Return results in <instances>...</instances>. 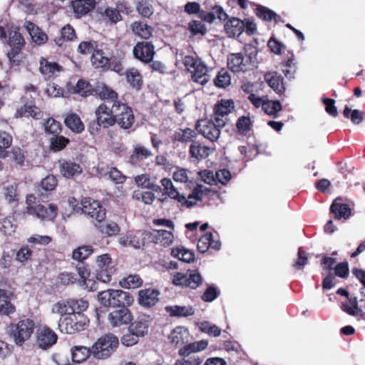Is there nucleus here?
Returning <instances> with one entry per match:
<instances>
[{"instance_id": "obj_1", "label": "nucleus", "mask_w": 365, "mask_h": 365, "mask_svg": "<svg viewBox=\"0 0 365 365\" xmlns=\"http://www.w3.org/2000/svg\"><path fill=\"white\" fill-rule=\"evenodd\" d=\"M88 307V302L83 299L61 300L53 304L51 312L61 316L58 329L61 333L74 334L85 330L89 319L83 314Z\"/></svg>"}, {"instance_id": "obj_2", "label": "nucleus", "mask_w": 365, "mask_h": 365, "mask_svg": "<svg viewBox=\"0 0 365 365\" xmlns=\"http://www.w3.org/2000/svg\"><path fill=\"white\" fill-rule=\"evenodd\" d=\"M161 184L163 187V195H167L171 199L177 200L178 202L181 203L182 205H185L187 207L195 205L197 201L202 200V198L210 192V190L207 187L199 185L192 190V193L187 196V198H186L184 195H181L177 188L174 187L170 179L166 178H163L161 180Z\"/></svg>"}, {"instance_id": "obj_3", "label": "nucleus", "mask_w": 365, "mask_h": 365, "mask_svg": "<svg viewBox=\"0 0 365 365\" xmlns=\"http://www.w3.org/2000/svg\"><path fill=\"white\" fill-rule=\"evenodd\" d=\"M98 299L101 305L106 307H129L134 302L131 294L119 289L102 291L98 293Z\"/></svg>"}, {"instance_id": "obj_4", "label": "nucleus", "mask_w": 365, "mask_h": 365, "mask_svg": "<svg viewBox=\"0 0 365 365\" xmlns=\"http://www.w3.org/2000/svg\"><path fill=\"white\" fill-rule=\"evenodd\" d=\"M118 344V337L111 334H104L92 345V356L96 359H106L116 351Z\"/></svg>"}, {"instance_id": "obj_5", "label": "nucleus", "mask_w": 365, "mask_h": 365, "mask_svg": "<svg viewBox=\"0 0 365 365\" xmlns=\"http://www.w3.org/2000/svg\"><path fill=\"white\" fill-rule=\"evenodd\" d=\"M35 324L33 320L25 319L18 323L10 324L7 332L16 345L21 346L34 333Z\"/></svg>"}, {"instance_id": "obj_6", "label": "nucleus", "mask_w": 365, "mask_h": 365, "mask_svg": "<svg viewBox=\"0 0 365 365\" xmlns=\"http://www.w3.org/2000/svg\"><path fill=\"white\" fill-rule=\"evenodd\" d=\"M113 110L115 111L116 123L123 129H129L135 122L132 109L120 101L113 103Z\"/></svg>"}, {"instance_id": "obj_7", "label": "nucleus", "mask_w": 365, "mask_h": 365, "mask_svg": "<svg viewBox=\"0 0 365 365\" xmlns=\"http://www.w3.org/2000/svg\"><path fill=\"white\" fill-rule=\"evenodd\" d=\"M224 126H218L215 120H198L195 124V129L198 133L211 142L217 141L220 136V129Z\"/></svg>"}, {"instance_id": "obj_8", "label": "nucleus", "mask_w": 365, "mask_h": 365, "mask_svg": "<svg viewBox=\"0 0 365 365\" xmlns=\"http://www.w3.org/2000/svg\"><path fill=\"white\" fill-rule=\"evenodd\" d=\"M202 282V276L195 270H189L185 274L178 272L173 276V284L191 289H196Z\"/></svg>"}, {"instance_id": "obj_9", "label": "nucleus", "mask_w": 365, "mask_h": 365, "mask_svg": "<svg viewBox=\"0 0 365 365\" xmlns=\"http://www.w3.org/2000/svg\"><path fill=\"white\" fill-rule=\"evenodd\" d=\"M115 111L108 108L104 103H101L95 110V122L99 127L107 128L116 123Z\"/></svg>"}, {"instance_id": "obj_10", "label": "nucleus", "mask_w": 365, "mask_h": 365, "mask_svg": "<svg viewBox=\"0 0 365 365\" xmlns=\"http://www.w3.org/2000/svg\"><path fill=\"white\" fill-rule=\"evenodd\" d=\"M82 211L84 214L101 222L106 217V210L98 201L91 197H85L81 200Z\"/></svg>"}, {"instance_id": "obj_11", "label": "nucleus", "mask_w": 365, "mask_h": 365, "mask_svg": "<svg viewBox=\"0 0 365 365\" xmlns=\"http://www.w3.org/2000/svg\"><path fill=\"white\" fill-rule=\"evenodd\" d=\"M26 212L29 215L35 216L36 218L41 220H53L58 214L57 206L54 204H49L48 207L42 205H37L36 206H30L26 207Z\"/></svg>"}, {"instance_id": "obj_12", "label": "nucleus", "mask_w": 365, "mask_h": 365, "mask_svg": "<svg viewBox=\"0 0 365 365\" xmlns=\"http://www.w3.org/2000/svg\"><path fill=\"white\" fill-rule=\"evenodd\" d=\"M234 108V103L230 100H222L214 108L213 119L218 126H225L227 115Z\"/></svg>"}, {"instance_id": "obj_13", "label": "nucleus", "mask_w": 365, "mask_h": 365, "mask_svg": "<svg viewBox=\"0 0 365 365\" xmlns=\"http://www.w3.org/2000/svg\"><path fill=\"white\" fill-rule=\"evenodd\" d=\"M133 55L135 58L145 62H150L154 56V46L150 42L138 43L133 48Z\"/></svg>"}, {"instance_id": "obj_14", "label": "nucleus", "mask_w": 365, "mask_h": 365, "mask_svg": "<svg viewBox=\"0 0 365 365\" xmlns=\"http://www.w3.org/2000/svg\"><path fill=\"white\" fill-rule=\"evenodd\" d=\"M108 322L113 327H119L129 324L132 319L130 312L122 307L121 309L111 312L108 317Z\"/></svg>"}, {"instance_id": "obj_15", "label": "nucleus", "mask_w": 365, "mask_h": 365, "mask_svg": "<svg viewBox=\"0 0 365 365\" xmlns=\"http://www.w3.org/2000/svg\"><path fill=\"white\" fill-rule=\"evenodd\" d=\"M8 43L11 47V49L8 52L7 57L11 62L14 63L16 61L15 57L23 47L24 41L19 32L12 31L9 33Z\"/></svg>"}, {"instance_id": "obj_16", "label": "nucleus", "mask_w": 365, "mask_h": 365, "mask_svg": "<svg viewBox=\"0 0 365 365\" xmlns=\"http://www.w3.org/2000/svg\"><path fill=\"white\" fill-rule=\"evenodd\" d=\"M190 332L184 327H177L168 336L169 341L175 347H183L190 341Z\"/></svg>"}, {"instance_id": "obj_17", "label": "nucleus", "mask_w": 365, "mask_h": 365, "mask_svg": "<svg viewBox=\"0 0 365 365\" xmlns=\"http://www.w3.org/2000/svg\"><path fill=\"white\" fill-rule=\"evenodd\" d=\"M160 292L155 289H144L138 292V302L144 307H151L159 301Z\"/></svg>"}, {"instance_id": "obj_18", "label": "nucleus", "mask_w": 365, "mask_h": 365, "mask_svg": "<svg viewBox=\"0 0 365 365\" xmlns=\"http://www.w3.org/2000/svg\"><path fill=\"white\" fill-rule=\"evenodd\" d=\"M95 94L102 101H110L114 103L118 100V93L105 83L98 82L93 87Z\"/></svg>"}, {"instance_id": "obj_19", "label": "nucleus", "mask_w": 365, "mask_h": 365, "mask_svg": "<svg viewBox=\"0 0 365 365\" xmlns=\"http://www.w3.org/2000/svg\"><path fill=\"white\" fill-rule=\"evenodd\" d=\"M248 60L241 53H231L227 56V66L234 73L245 72Z\"/></svg>"}, {"instance_id": "obj_20", "label": "nucleus", "mask_w": 365, "mask_h": 365, "mask_svg": "<svg viewBox=\"0 0 365 365\" xmlns=\"http://www.w3.org/2000/svg\"><path fill=\"white\" fill-rule=\"evenodd\" d=\"M13 294L6 289H0V314L9 316L16 312V307L11 300Z\"/></svg>"}, {"instance_id": "obj_21", "label": "nucleus", "mask_w": 365, "mask_h": 365, "mask_svg": "<svg viewBox=\"0 0 365 365\" xmlns=\"http://www.w3.org/2000/svg\"><path fill=\"white\" fill-rule=\"evenodd\" d=\"M39 70L45 78L49 79L57 76L62 71V67L56 62L41 58Z\"/></svg>"}, {"instance_id": "obj_22", "label": "nucleus", "mask_w": 365, "mask_h": 365, "mask_svg": "<svg viewBox=\"0 0 365 365\" xmlns=\"http://www.w3.org/2000/svg\"><path fill=\"white\" fill-rule=\"evenodd\" d=\"M57 336L52 330L44 328L41 329L37 336L36 343L38 346L46 349L56 342Z\"/></svg>"}, {"instance_id": "obj_23", "label": "nucleus", "mask_w": 365, "mask_h": 365, "mask_svg": "<svg viewBox=\"0 0 365 365\" xmlns=\"http://www.w3.org/2000/svg\"><path fill=\"white\" fill-rule=\"evenodd\" d=\"M59 166L61 175L66 178H74L82 173L81 165L71 160H60Z\"/></svg>"}, {"instance_id": "obj_24", "label": "nucleus", "mask_w": 365, "mask_h": 365, "mask_svg": "<svg viewBox=\"0 0 365 365\" xmlns=\"http://www.w3.org/2000/svg\"><path fill=\"white\" fill-rule=\"evenodd\" d=\"M95 0H73L71 6L77 18L87 14L95 7Z\"/></svg>"}, {"instance_id": "obj_25", "label": "nucleus", "mask_w": 365, "mask_h": 365, "mask_svg": "<svg viewBox=\"0 0 365 365\" xmlns=\"http://www.w3.org/2000/svg\"><path fill=\"white\" fill-rule=\"evenodd\" d=\"M140 235L141 233L139 231H130L125 235L120 236L118 239V242L123 247H132L135 249L140 248L143 245Z\"/></svg>"}, {"instance_id": "obj_26", "label": "nucleus", "mask_w": 365, "mask_h": 365, "mask_svg": "<svg viewBox=\"0 0 365 365\" xmlns=\"http://www.w3.org/2000/svg\"><path fill=\"white\" fill-rule=\"evenodd\" d=\"M150 236L153 242L164 247L171 245L174 238L172 232L165 230H153Z\"/></svg>"}, {"instance_id": "obj_27", "label": "nucleus", "mask_w": 365, "mask_h": 365, "mask_svg": "<svg viewBox=\"0 0 365 365\" xmlns=\"http://www.w3.org/2000/svg\"><path fill=\"white\" fill-rule=\"evenodd\" d=\"M208 345L207 340L202 339L192 343H187L180 348L178 354L181 356H190L191 354L200 352L205 350Z\"/></svg>"}, {"instance_id": "obj_28", "label": "nucleus", "mask_w": 365, "mask_h": 365, "mask_svg": "<svg viewBox=\"0 0 365 365\" xmlns=\"http://www.w3.org/2000/svg\"><path fill=\"white\" fill-rule=\"evenodd\" d=\"M190 72L192 81L200 85H205L210 81L207 67L202 61L197 64Z\"/></svg>"}, {"instance_id": "obj_29", "label": "nucleus", "mask_w": 365, "mask_h": 365, "mask_svg": "<svg viewBox=\"0 0 365 365\" xmlns=\"http://www.w3.org/2000/svg\"><path fill=\"white\" fill-rule=\"evenodd\" d=\"M24 27L36 43L41 45L47 41V35L34 23L26 21Z\"/></svg>"}, {"instance_id": "obj_30", "label": "nucleus", "mask_w": 365, "mask_h": 365, "mask_svg": "<svg viewBox=\"0 0 365 365\" xmlns=\"http://www.w3.org/2000/svg\"><path fill=\"white\" fill-rule=\"evenodd\" d=\"M220 247V242L214 240L212 234L210 232H207L202 236L197 242V249L202 253H205L210 247L215 250H219Z\"/></svg>"}, {"instance_id": "obj_31", "label": "nucleus", "mask_w": 365, "mask_h": 365, "mask_svg": "<svg viewBox=\"0 0 365 365\" xmlns=\"http://www.w3.org/2000/svg\"><path fill=\"white\" fill-rule=\"evenodd\" d=\"M72 361L81 364L84 362L90 356H92L91 347L85 346H74L71 349Z\"/></svg>"}, {"instance_id": "obj_32", "label": "nucleus", "mask_w": 365, "mask_h": 365, "mask_svg": "<svg viewBox=\"0 0 365 365\" xmlns=\"http://www.w3.org/2000/svg\"><path fill=\"white\" fill-rule=\"evenodd\" d=\"M341 309L349 315L354 317H363L364 313L361 309L358 307V302L356 297L348 298L341 304Z\"/></svg>"}, {"instance_id": "obj_33", "label": "nucleus", "mask_w": 365, "mask_h": 365, "mask_svg": "<svg viewBox=\"0 0 365 365\" xmlns=\"http://www.w3.org/2000/svg\"><path fill=\"white\" fill-rule=\"evenodd\" d=\"M264 79L268 85L277 93H282L285 88L283 83V78L277 73H268L264 75Z\"/></svg>"}, {"instance_id": "obj_34", "label": "nucleus", "mask_w": 365, "mask_h": 365, "mask_svg": "<svg viewBox=\"0 0 365 365\" xmlns=\"http://www.w3.org/2000/svg\"><path fill=\"white\" fill-rule=\"evenodd\" d=\"M16 118L32 117L35 119H39L42 117L41 110L31 104H26L16 110L15 114Z\"/></svg>"}, {"instance_id": "obj_35", "label": "nucleus", "mask_w": 365, "mask_h": 365, "mask_svg": "<svg viewBox=\"0 0 365 365\" xmlns=\"http://www.w3.org/2000/svg\"><path fill=\"white\" fill-rule=\"evenodd\" d=\"M165 310L171 317H186L195 314V309L191 306H168Z\"/></svg>"}, {"instance_id": "obj_36", "label": "nucleus", "mask_w": 365, "mask_h": 365, "mask_svg": "<svg viewBox=\"0 0 365 365\" xmlns=\"http://www.w3.org/2000/svg\"><path fill=\"white\" fill-rule=\"evenodd\" d=\"M331 212L335 215V218L340 220L344 218L346 220L351 215V209L349 205L339 202L338 199L335 200L331 205Z\"/></svg>"}, {"instance_id": "obj_37", "label": "nucleus", "mask_w": 365, "mask_h": 365, "mask_svg": "<svg viewBox=\"0 0 365 365\" xmlns=\"http://www.w3.org/2000/svg\"><path fill=\"white\" fill-rule=\"evenodd\" d=\"M197 133L190 128H180L177 130L173 135L174 140L182 143L192 142L196 138Z\"/></svg>"}, {"instance_id": "obj_38", "label": "nucleus", "mask_w": 365, "mask_h": 365, "mask_svg": "<svg viewBox=\"0 0 365 365\" xmlns=\"http://www.w3.org/2000/svg\"><path fill=\"white\" fill-rule=\"evenodd\" d=\"M245 24L237 18H232L225 25V29L229 36H238L243 31Z\"/></svg>"}, {"instance_id": "obj_39", "label": "nucleus", "mask_w": 365, "mask_h": 365, "mask_svg": "<svg viewBox=\"0 0 365 365\" xmlns=\"http://www.w3.org/2000/svg\"><path fill=\"white\" fill-rule=\"evenodd\" d=\"M92 65L96 68H106L110 63V58L105 55L102 50L96 49L91 57Z\"/></svg>"}, {"instance_id": "obj_40", "label": "nucleus", "mask_w": 365, "mask_h": 365, "mask_svg": "<svg viewBox=\"0 0 365 365\" xmlns=\"http://www.w3.org/2000/svg\"><path fill=\"white\" fill-rule=\"evenodd\" d=\"M190 155L197 160H202L207 158L210 153V148L207 146L195 142L190 145Z\"/></svg>"}, {"instance_id": "obj_41", "label": "nucleus", "mask_w": 365, "mask_h": 365, "mask_svg": "<svg viewBox=\"0 0 365 365\" xmlns=\"http://www.w3.org/2000/svg\"><path fill=\"white\" fill-rule=\"evenodd\" d=\"M151 156H153V153L150 150L143 145H138L134 148L130 160L133 164H137L139 161L145 160Z\"/></svg>"}, {"instance_id": "obj_42", "label": "nucleus", "mask_w": 365, "mask_h": 365, "mask_svg": "<svg viewBox=\"0 0 365 365\" xmlns=\"http://www.w3.org/2000/svg\"><path fill=\"white\" fill-rule=\"evenodd\" d=\"M67 128L76 133H81L84 130V125L77 114H69L64 120Z\"/></svg>"}, {"instance_id": "obj_43", "label": "nucleus", "mask_w": 365, "mask_h": 365, "mask_svg": "<svg viewBox=\"0 0 365 365\" xmlns=\"http://www.w3.org/2000/svg\"><path fill=\"white\" fill-rule=\"evenodd\" d=\"M131 28L133 33L141 38L148 39L153 34V28L142 22H134Z\"/></svg>"}, {"instance_id": "obj_44", "label": "nucleus", "mask_w": 365, "mask_h": 365, "mask_svg": "<svg viewBox=\"0 0 365 365\" xmlns=\"http://www.w3.org/2000/svg\"><path fill=\"white\" fill-rule=\"evenodd\" d=\"M2 194L5 200L9 204L16 203L19 200V194L17 190L16 184L4 185Z\"/></svg>"}, {"instance_id": "obj_45", "label": "nucleus", "mask_w": 365, "mask_h": 365, "mask_svg": "<svg viewBox=\"0 0 365 365\" xmlns=\"http://www.w3.org/2000/svg\"><path fill=\"white\" fill-rule=\"evenodd\" d=\"M124 75H125L126 80L132 88L137 90L140 88L143 83L142 76L136 68L128 69Z\"/></svg>"}, {"instance_id": "obj_46", "label": "nucleus", "mask_w": 365, "mask_h": 365, "mask_svg": "<svg viewBox=\"0 0 365 365\" xmlns=\"http://www.w3.org/2000/svg\"><path fill=\"white\" fill-rule=\"evenodd\" d=\"M61 37L54 39L58 46H62L65 41H72L76 37L75 30L70 24H66L61 29Z\"/></svg>"}, {"instance_id": "obj_47", "label": "nucleus", "mask_w": 365, "mask_h": 365, "mask_svg": "<svg viewBox=\"0 0 365 365\" xmlns=\"http://www.w3.org/2000/svg\"><path fill=\"white\" fill-rule=\"evenodd\" d=\"M58 184L56 178L53 175H49L45 177L41 181L40 185L37 187L36 190L39 195H43L42 190L52 191Z\"/></svg>"}, {"instance_id": "obj_48", "label": "nucleus", "mask_w": 365, "mask_h": 365, "mask_svg": "<svg viewBox=\"0 0 365 365\" xmlns=\"http://www.w3.org/2000/svg\"><path fill=\"white\" fill-rule=\"evenodd\" d=\"M143 279L138 274H130L122 279L119 284L124 289H136L141 286Z\"/></svg>"}, {"instance_id": "obj_49", "label": "nucleus", "mask_w": 365, "mask_h": 365, "mask_svg": "<svg viewBox=\"0 0 365 365\" xmlns=\"http://www.w3.org/2000/svg\"><path fill=\"white\" fill-rule=\"evenodd\" d=\"M171 254L173 257L178 258L185 262H191L194 261L195 257L192 252L183 247H175L172 249Z\"/></svg>"}, {"instance_id": "obj_50", "label": "nucleus", "mask_w": 365, "mask_h": 365, "mask_svg": "<svg viewBox=\"0 0 365 365\" xmlns=\"http://www.w3.org/2000/svg\"><path fill=\"white\" fill-rule=\"evenodd\" d=\"M149 323L146 319H141L134 322L130 327V331L138 337L144 336L148 332Z\"/></svg>"}, {"instance_id": "obj_51", "label": "nucleus", "mask_w": 365, "mask_h": 365, "mask_svg": "<svg viewBox=\"0 0 365 365\" xmlns=\"http://www.w3.org/2000/svg\"><path fill=\"white\" fill-rule=\"evenodd\" d=\"M200 330L211 336L217 337L221 334V329L217 325L211 324L207 321H203L198 324Z\"/></svg>"}, {"instance_id": "obj_52", "label": "nucleus", "mask_w": 365, "mask_h": 365, "mask_svg": "<svg viewBox=\"0 0 365 365\" xmlns=\"http://www.w3.org/2000/svg\"><path fill=\"white\" fill-rule=\"evenodd\" d=\"M93 252V250L90 245H83L73 250L72 257L76 261L81 262L87 259Z\"/></svg>"}, {"instance_id": "obj_53", "label": "nucleus", "mask_w": 365, "mask_h": 365, "mask_svg": "<svg viewBox=\"0 0 365 365\" xmlns=\"http://www.w3.org/2000/svg\"><path fill=\"white\" fill-rule=\"evenodd\" d=\"M74 91L81 96H88L91 95L93 91L92 86L86 81L79 80L74 88Z\"/></svg>"}, {"instance_id": "obj_54", "label": "nucleus", "mask_w": 365, "mask_h": 365, "mask_svg": "<svg viewBox=\"0 0 365 365\" xmlns=\"http://www.w3.org/2000/svg\"><path fill=\"white\" fill-rule=\"evenodd\" d=\"M98 229L102 234L108 236L116 235L120 230L118 224L111 221L101 225Z\"/></svg>"}, {"instance_id": "obj_55", "label": "nucleus", "mask_w": 365, "mask_h": 365, "mask_svg": "<svg viewBox=\"0 0 365 365\" xmlns=\"http://www.w3.org/2000/svg\"><path fill=\"white\" fill-rule=\"evenodd\" d=\"M343 114L345 118H350L354 124H359L363 121V114L359 110L355 109L351 110L348 106L344 108Z\"/></svg>"}, {"instance_id": "obj_56", "label": "nucleus", "mask_w": 365, "mask_h": 365, "mask_svg": "<svg viewBox=\"0 0 365 365\" xmlns=\"http://www.w3.org/2000/svg\"><path fill=\"white\" fill-rule=\"evenodd\" d=\"M231 83V78L228 72L225 70L219 71L216 78L215 79V84L219 88H225Z\"/></svg>"}, {"instance_id": "obj_57", "label": "nucleus", "mask_w": 365, "mask_h": 365, "mask_svg": "<svg viewBox=\"0 0 365 365\" xmlns=\"http://www.w3.org/2000/svg\"><path fill=\"white\" fill-rule=\"evenodd\" d=\"M257 15L259 18L265 21H272L274 19L277 21V17L278 16L272 10L264 6H259L257 9Z\"/></svg>"}, {"instance_id": "obj_58", "label": "nucleus", "mask_w": 365, "mask_h": 365, "mask_svg": "<svg viewBox=\"0 0 365 365\" xmlns=\"http://www.w3.org/2000/svg\"><path fill=\"white\" fill-rule=\"evenodd\" d=\"M68 143V139L62 135H55L51 138V148L59 151L64 148Z\"/></svg>"}, {"instance_id": "obj_59", "label": "nucleus", "mask_w": 365, "mask_h": 365, "mask_svg": "<svg viewBox=\"0 0 365 365\" xmlns=\"http://www.w3.org/2000/svg\"><path fill=\"white\" fill-rule=\"evenodd\" d=\"M137 10L144 17H150L153 14V8L148 0H140L137 6Z\"/></svg>"}, {"instance_id": "obj_60", "label": "nucleus", "mask_w": 365, "mask_h": 365, "mask_svg": "<svg viewBox=\"0 0 365 365\" xmlns=\"http://www.w3.org/2000/svg\"><path fill=\"white\" fill-rule=\"evenodd\" d=\"M188 29L194 36L197 34L204 35L207 32V29L205 24L202 21L197 20L191 21L188 24Z\"/></svg>"}, {"instance_id": "obj_61", "label": "nucleus", "mask_w": 365, "mask_h": 365, "mask_svg": "<svg viewBox=\"0 0 365 365\" xmlns=\"http://www.w3.org/2000/svg\"><path fill=\"white\" fill-rule=\"evenodd\" d=\"M262 109L267 114L274 115L281 110L282 106L279 101H266Z\"/></svg>"}, {"instance_id": "obj_62", "label": "nucleus", "mask_w": 365, "mask_h": 365, "mask_svg": "<svg viewBox=\"0 0 365 365\" xmlns=\"http://www.w3.org/2000/svg\"><path fill=\"white\" fill-rule=\"evenodd\" d=\"M16 225L14 223V220L11 217H6L0 222V230L5 234L10 235L16 230Z\"/></svg>"}, {"instance_id": "obj_63", "label": "nucleus", "mask_w": 365, "mask_h": 365, "mask_svg": "<svg viewBox=\"0 0 365 365\" xmlns=\"http://www.w3.org/2000/svg\"><path fill=\"white\" fill-rule=\"evenodd\" d=\"M203 359L197 355L190 356H183L180 359H178L174 365H201Z\"/></svg>"}, {"instance_id": "obj_64", "label": "nucleus", "mask_w": 365, "mask_h": 365, "mask_svg": "<svg viewBox=\"0 0 365 365\" xmlns=\"http://www.w3.org/2000/svg\"><path fill=\"white\" fill-rule=\"evenodd\" d=\"M352 272L363 285L361 289V293L364 297V299H361L360 302L361 307L365 309V271L359 269H354Z\"/></svg>"}]
</instances>
